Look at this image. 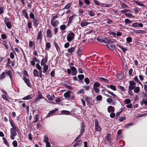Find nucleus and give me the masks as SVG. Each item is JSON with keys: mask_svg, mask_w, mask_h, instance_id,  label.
Masks as SVG:
<instances>
[{"mask_svg": "<svg viewBox=\"0 0 147 147\" xmlns=\"http://www.w3.org/2000/svg\"><path fill=\"white\" fill-rule=\"evenodd\" d=\"M61 113L62 114H66V115H69L70 113V112L68 111H66V110H62L61 111Z\"/></svg>", "mask_w": 147, "mask_h": 147, "instance_id": "34", "label": "nucleus"}, {"mask_svg": "<svg viewBox=\"0 0 147 147\" xmlns=\"http://www.w3.org/2000/svg\"><path fill=\"white\" fill-rule=\"evenodd\" d=\"M70 92L69 91H67L64 94V96L66 98H67L70 96Z\"/></svg>", "mask_w": 147, "mask_h": 147, "instance_id": "14", "label": "nucleus"}, {"mask_svg": "<svg viewBox=\"0 0 147 147\" xmlns=\"http://www.w3.org/2000/svg\"><path fill=\"white\" fill-rule=\"evenodd\" d=\"M49 138L47 135H45L44 136V139L43 141L45 143L49 142Z\"/></svg>", "mask_w": 147, "mask_h": 147, "instance_id": "25", "label": "nucleus"}, {"mask_svg": "<svg viewBox=\"0 0 147 147\" xmlns=\"http://www.w3.org/2000/svg\"><path fill=\"white\" fill-rule=\"evenodd\" d=\"M34 42L31 41H30L29 42V47L31 48L32 47L33 45H34Z\"/></svg>", "mask_w": 147, "mask_h": 147, "instance_id": "42", "label": "nucleus"}, {"mask_svg": "<svg viewBox=\"0 0 147 147\" xmlns=\"http://www.w3.org/2000/svg\"><path fill=\"white\" fill-rule=\"evenodd\" d=\"M22 14L24 15L26 18L27 19H28V14L26 13V11L25 10H23L22 11Z\"/></svg>", "mask_w": 147, "mask_h": 147, "instance_id": "29", "label": "nucleus"}, {"mask_svg": "<svg viewBox=\"0 0 147 147\" xmlns=\"http://www.w3.org/2000/svg\"><path fill=\"white\" fill-rule=\"evenodd\" d=\"M16 129L11 128L10 129L11 135L13 136H16L17 135L16 131H15Z\"/></svg>", "mask_w": 147, "mask_h": 147, "instance_id": "12", "label": "nucleus"}, {"mask_svg": "<svg viewBox=\"0 0 147 147\" xmlns=\"http://www.w3.org/2000/svg\"><path fill=\"white\" fill-rule=\"evenodd\" d=\"M115 111L114 107L111 106H110L108 107L107 108V111L109 113L111 112H113Z\"/></svg>", "mask_w": 147, "mask_h": 147, "instance_id": "9", "label": "nucleus"}, {"mask_svg": "<svg viewBox=\"0 0 147 147\" xmlns=\"http://www.w3.org/2000/svg\"><path fill=\"white\" fill-rule=\"evenodd\" d=\"M126 41L128 43H130L132 42V38L130 37H127L126 38Z\"/></svg>", "mask_w": 147, "mask_h": 147, "instance_id": "47", "label": "nucleus"}, {"mask_svg": "<svg viewBox=\"0 0 147 147\" xmlns=\"http://www.w3.org/2000/svg\"><path fill=\"white\" fill-rule=\"evenodd\" d=\"M71 4L70 3H67L64 7V8H63V9H69V8L71 6Z\"/></svg>", "mask_w": 147, "mask_h": 147, "instance_id": "35", "label": "nucleus"}, {"mask_svg": "<svg viewBox=\"0 0 147 147\" xmlns=\"http://www.w3.org/2000/svg\"><path fill=\"white\" fill-rule=\"evenodd\" d=\"M94 124H95V129L96 131H100L101 130V128L99 126L98 121L96 119L94 120Z\"/></svg>", "mask_w": 147, "mask_h": 147, "instance_id": "4", "label": "nucleus"}, {"mask_svg": "<svg viewBox=\"0 0 147 147\" xmlns=\"http://www.w3.org/2000/svg\"><path fill=\"white\" fill-rule=\"evenodd\" d=\"M51 24L53 27H56L59 24V22L58 20H51Z\"/></svg>", "mask_w": 147, "mask_h": 147, "instance_id": "7", "label": "nucleus"}, {"mask_svg": "<svg viewBox=\"0 0 147 147\" xmlns=\"http://www.w3.org/2000/svg\"><path fill=\"white\" fill-rule=\"evenodd\" d=\"M107 92L109 94L112 95L113 97H116V95L114 94L113 92H110V91H109V90H108L107 91Z\"/></svg>", "mask_w": 147, "mask_h": 147, "instance_id": "49", "label": "nucleus"}, {"mask_svg": "<svg viewBox=\"0 0 147 147\" xmlns=\"http://www.w3.org/2000/svg\"><path fill=\"white\" fill-rule=\"evenodd\" d=\"M58 111V109L57 108H55L54 110L51 111L47 114V117H49L51 114L54 113L55 112L57 111Z\"/></svg>", "mask_w": 147, "mask_h": 147, "instance_id": "11", "label": "nucleus"}, {"mask_svg": "<svg viewBox=\"0 0 147 147\" xmlns=\"http://www.w3.org/2000/svg\"><path fill=\"white\" fill-rule=\"evenodd\" d=\"M100 79L102 81H103L105 82H108V79L100 77Z\"/></svg>", "mask_w": 147, "mask_h": 147, "instance_id": "39", "label": "nucleus"}, {"mask_svg": "<svg viewBox=\"0 0 147 147\" xmlns=\"http://www.w3.org/2000/svg\"><path fill=\"white\" fill-rule=\"evenodd\" d=\"M97 40L100 42H102L105 43H113V41L111 40H108L107 38L101 36H99L97 39Z\"/></svg>", "mask_w": 147, "mask_h": 147, "instance_id": "1", "label": "nucleus"}, {"mask_svg": "<svg viewBox=\"0 0 147 147\" xmlns=\"http://www.w3.org/2000/svg\"><path fill=\"white\" fill-rule=\"evenodd\" d=\"M3 142L6 145H8V142L6 140L5 138L3 137Z\"/></svg>", "mask_w": 147, "mask_h": 147, "instance_id": "56", "label": "nucleus"}, {"mask_svg": "<svg viewBox=\"0 0 147 147\" xmlns=\"http://www.w3.org/2000/svg\"><path fill=\"white\" fill-rule=\"evenodd\" d=\"M70 69H71L72 73V74L73 75H75L76 74L77 71L76 68L73 66L70 67Z\"/></svg>", "mask_w": 147, "mask_h": 147, "instance_id": "8", "label": "nucleus"}, {"mask_svg": "<svg viewBox=\"0 0 147 147\" xmlns=\"http://www.w3.org/2000/svg\"><path fill=\"white\" fill-rule=\"evenodd\" d=\"M47 34L48 37L51 38L52 37V35L51 34V32L50 30H47Z\"/></svg>", "mask_w": 147, "mask_h": 147, "instance_id": "22", "label": "nucleus"}, {"mask_svg": "<svg viewBox=\"0 0 147 147\" xmlns=\"http://www.w3.org/2000/svg\"><path fill=\"white\" fill-rule=\"evenodd\" d=\"M132 26L134 27H137L138 26V23L137 22L132 23Z\"/></svg>", "mask_w": 147, "mask_h": 147, "instance_id": "50", "label": "nucleus"}, {"mask_svg": "<svg viewBox=\"0 0 147 147\" xmlns=\"http://www.w3.org/2000/svg\"><path fill=\"white\" fill-rule=\"evenodd\" d=\"M144 89L145 91L147 92V81L144 82Z\"/></svg>", "mask_w": 147, "mask_h": 147, "instance_id": "51", "label": "nucleus"}, {"mask_svg": "<svg viewBox=\"0 0 147 147\" xmlns=\"http://www.w3.org/2000/svg\"><path fill=\"white\" fill-rule=\"evenodd\" d=\"M6 75H8L10 77V79H11L12 78V74L11 73V71H8L6 72H5Z\"/></svg>", "mask_w": 147, "mask_h": 147, "instance_id": "38", "label": "nucleus"}, {"mask_svg": "<svg viewBox=\"0 0 147 147\" xmlns=\"http://www.w3.org/2000/svg\"><path fill=\"white\" fill-rule=\"evenodd\" d=\"M33 74L34 76H38V71L36 69H34L33 71Z\"/></svg>", "mask_w": 147, "mask_h": 147, "instance_id": "31", "label": "nucleus"}, {"mask_svg": "<svg viewBox=\"0 0 147 147\" xmlns=\"http://www.w3.org/2000/svg\"><path fill=\"white\" fill-rule=\"evenodd\" d=\"M125 117H119V121L120 122H122L125 119Z\"/></svg>", "mask_w": 147, "mask_h": 147, "instance_id": "48", "label": "nucleus"}, {"mask_svg": "<svg viewBox=\"0 0 147 147\" xmlns=\"http://www.w3.org/2000/svg\"><path fill=\"white\" fill-rule=\"evenodd\" d=\"M33 22L34 25L35 27H37L38 24V20L37 19H34Z\"/></svg>", "mask_w": 147, "mask_h": 147, "instance_id": "16", "label": "nucleus"}, {"mask_svg": "<svg viewBox=\"0 0 147 147\" xmlns=\"http://www.w3.org/2000/svg\"><path fill=\"white\" fill-rule=\"evenodd\" d=\"M33 97V96H31V95H28L27 96H26V97H24L23 99L24 100H28L32 98Z\"/></svg>", "mask_w": 147, "mask_h": 147, "instance_id": "24", "label": "nucleus"}, {"mask_svg": "<svg viewBox=\"0 0 147 147\" xmlns=\"http://www.w3.org/2000/svg\"><path fill=\"white\" fill-rule=\"evenodd\" d=\"M124 76V74L122 73H121L120 74H119L117 76V78L120 80L121 79L123 78Z\"/></svg>", "mask_w": 147, "mask_h": 147, "instance_id": "18", "label": "nucleus"}, {"mask_svg": "<svg viewBox=\"0 0 147 147\" xmlns=\"http://www.w3.org/2000/svg\"><path fill=\"white\" fill-rule=\"evenodd\" d=\"M134 89V92L136 93H138L140 91V88L138 87H135Z\"/></svg>", "mask_w": 147, "mask_h": 147, "instance_id": "33", "label": "nucleus"}, {"mask_svg": "<svg viewBox=\"0 0 147 147\" xmlns=\"http://www.w3.org/2000/svg\"><path fill=\"white\" fill-rule=\"evenodd\" d=\"M69 43L68 42H67L64 45V47L65 48H68L69 46Z\"/></svg>", "mask_w": 147, "mask_h": 147, "instance_id": "63", "label": "nucleus"}, {"mask_svg": "<svg viewBox=\"0 0 147 147\" xmlns=\"http://www.w3.org/2000/svg\"><path fill=\"white\" fill-rule=\"evenodd\" d=\"M121 130H119L117 132V138H121Z\"/></svg>", "mask_w": 147, "mask_h": 147, "instance_id": "27", "label": "nucleus"}, {"mask_svg": "<svg viewBox=\"0 0 147 147\" xmlns=\"http://www.w3.org/2000/svg\"><path fill=\"white\" fill-rule=\"evenodd\" d=\"M74 15H72L70 16L68 19V22L71 23L74 18Z\"/></svg>", "mask_w": 147, "mask_h": 147, "instance_id": "41", "label": "nucleus"}, {"mask_svg": "<svg viewBox=\"0 0 147 147\" xmlns=\"http://www.w3.org/2000/svg\"><path fill=\"white\" fill-rule=\"evenodd\" d=\"M144 104L145 105H147V99L146 100H143L142 101L141 105H143Z\"/></svg>", "mask_w": 147, "mask_h": 147, "instance_id": "45", "label": "nucleus"}, {"mask_svg": "<svg viewBox=\"0 0 147 147\" xmlns=\"http://www.w3.org/2000/svg\"><path fill=\"white\" fill-rule=\"evenodd\" d=\"M124 102L125 104H127L131 103V101L129 99H126L125 100Z\"/></svg>", "mask_w": 147, "mask_h": 147, "instance_id": "37", "label": "nucleus"}, {"mask_svg": "<svg viewBox=\"0 0 147 147\" xmlns=\"http://www.w3.org/2000/svg\"><path fill=\"white\" fill-rule=\"evenodd\" d=\"M42 39V32L40 30L38 33L37 34L36 40L41 41Z\"/></svg>", "mask_w": 147, "mask_h": 147, "instance_id": "5", "label": "nucleus"}, {"mask_svg": "<svg viewBox=\"0 0 147 147\" xmlns=\"http://www.w3.org/2000/svg\"><path fill=\"white\" fill-rule=\"evenodd\" d=\"M12 144L13 146L14 147H17V142L16 140H14L12 142Z\"/></svg>", "mask_w": 147, "mask_h": 147, "instance_id": "54", "label": "nucleus"}, {"mask_svg": "<svg viewBox=\"0 0 147 147\" xmlns=\"http://www.w3.org/2000/svg\"><path fill=\"white\" fill-rule=\"evenodd\" d=\"M75 50V47H71L68 49V52L70 53L74 52Z\"/></svg>", "mask_w": 147, "mask_h": 147, "instance_id": "15", "label": "nucleus"}, {"mask_svg": "<svg viewBox=\"0 0 147 147\" xmlns=\"http://www.w3.org/2000/svg\"><path fill=\"white\" fill-rule=\"evenodd\" d=\"M47 55L45 57L44 59H42L41 61V65H44L47 62Z\"/></svg>", "mask_w": 147, "mask_h": 147, "instance_id": "6", "label": "nucleus"}, {"mask_svg": "<svg viewBox=\"0 0 147 147\" xmlns=\"http://www.w3.org/2000/svg\"><path fill=\"white\" fill-rule=\"evenodd\" d=\"M106 139L109 142L111 139V135L109 134H107V136L106 137Z\"/></svg>", "mask_w": 147, "mask_h": 147, "instance_id": "36", "label": "nucleus"}, {"mask_svg": "<svg viewBox=\"0 0 147 147\" xmlns=\"http://www.w3.org/2000/svg\"><path fill=\"white\" fill-rule=\"evenodd\" d=\"M95 92L96 93H98L99 92V90L96 87H93Z\"/></svg>", "mask_w": 147, "mask_h": 147, "instance_id": "58", "label": "nucleus"}, {"mask_svg": "<svg viewBox=\"0 0 147 147\" xmlns=\"http://www.w3.org/2000/svg\"><path fill=\"white\" fill-rule=\"evenodd\" d=\"M78 77L80 80H82L84 78V76L83 75H79Z\"/></svg>", "mask_w": 147, "mask_h": 147, "instance_id": "64", "label": "nucleus"}, {"mask_svg": "<svg viewBox=\"0 0 147 147\" xmlns=\"http://www.w3.org/2000/svg\"><path fill=\"white\" fill-rule=\"evenodd\" d=\"M100 86V84L98 82H96L94 84L93 87H95L97 88L98 87H99Z\"/></svg>", "mask_w": 147, "mask_h": 147, "instance_id": "60", "label": "nucleus"}, {"mask_svg": "<svg viewBox=\"0 0 147 147\" xmlns=\"http://www.w3.org/2000/svg\"><path fill=\"white\" fill-rule=\"evenodd\" d=\"M38 98L39 99H42L43 98V97L41 93L40 92H38Z\"/></svg>", "mask_w": 147, "mask_h": 147, "instance_id": "46", "label": "nucleus"}, {"mask_svg": "<svg viewBox=\"0 0 147 147\" xmlns=\"http://www.w3.org/2000/svg\"><path fill=\"white\" fill-rule=\"evenodd\" d=\"M107 86L108 88H110L111 89L113 90H116V87L113 85H107Z\"/></svg>", "mask_w": 147, "mask_h": 147, "instance_id": "20", "label": "nucleus"}, {"mask_svg": "<svg viewBox=\"0 0 147 147\" xmlns=\"http://www.w3.org/2000/svg\"><path fill=\"white\" fill-rule=\"evenodd\" d=\"M121 12L123 13H125L126 12H131V10L129 9H125L121 11Z\"/></svg>", "mask_w": 147, "mask_h": 147, "instance_id": "40", "label": "nucleus"}, {"mask_svg": "<svg viewBox=\"0 0 147 147\" xmlns=\"http://www.w3.org/2000/svg\"><path fill=\"white\" fill-rule=\"evenodd\" d=\"M85 100L88 103H89L90 102V101L91 100V98H88V97H86L85 98Z\"/></svg>", "mask_w": 147, "mask_h": 147, "instance_id": "59", "label": "nucleus"}, {"mask_svg": "<svg viewBox=\"0 0 147 147\" xmlns=\"http://www.w3.org/2000/svg\"><path fill=\"white\" fill-rule=\"evenodd\" d=\"M46 48L47 49H48L49 48L51 47V46L50 43L48 42L46 43Z\"/></svg>", "mask_w": 147, "mask_h": 147, "instance_id": "61", "label": "nucleus"}, {"mask_svg": "<svg viewBox=\"0 0 147 147\" xmlns=\"http://www.w3.org/2000/svg\"><path fill=\"white\" fill-rule=\"evenodd\" d=\"M48 65H45L43 68V72L45 73L48 69Z\"/></svg>", "mask_w": 147, "mask_h": 147, "instance_id": "26", "label": "nucleus"}, {"mask_svg": "<svg viewBox=\"0 0 147 147\" xmlns=\"http://www.w3.org/2000/svg\"><path fill=\"white\" fill-rule=\"evenodd\" d=\"M6 73L5 72H3L0 75V79L1 80H2L6 76Z\"/></svg>", "mask_w": 147, "mask_h": 147, "instance_id": "19", "label": "nucleus"}, {"mask_svg": "<svg viewBox=\"0 0 147 147\" xmlns=\"http://www.w3.org/2000/svg\"><path fill=\"white\" fill-rule=\"evenodd\" d=\"M129 90H132L135 87L136 83L134 81H130L129 82Z\"/></svg>", "mask_w": 147, "mask_h": 147, "instance_id": "3", "label": "nucleus"}, {"mask_svg": "<svg viewBox=\"0 0 147 147\" xmlns=\"http://www.w3.org/2000/svg\"><path fill=\"white\" fill-rule=\"evenodd\" d=\"M134 11L135 13H138L139 12L138 8V7H135L134 9Z\"/></svg>", "mask_w": 147, "mask_h": 147, "instance_id": "52", "label": "nucleus"}, {"mask_svg": "<svg viewBox=\"0 0 147 147\" xmlns=\"http://www.w3.org/2000/svg\"><path fill=\"white\" fill-rule=\"evenodd\" d=\"M110 49L114 50L115 49V46L112 44H108L106 45Z\"/></svg>", "mask_w": 147, "mask_h": 147, "instance_id": "10", "label": "nucleus"}, {"mask_svg": "<svg viewBox=\"0 0 147 147\" xmlns=\"http://www.w3.org/2000/svg\"><path fill=\"white\" fill-rule=\"evenodd\" d=\"M90 24V22H82L81 23V26L82 27H84V26H86L88 24Z\"/></svg>", "mask_w": 147, "mask_h": 147, "instance_id": "30", "label": "nucleus"}, {"mask_svg": "<svg viewBox=\"0 0 147 147\" xmlns=\"http://www.w3.org/2000/svg\"><path fill=\"white\" fill-rule=\"evenodd\" d=\"M74 34L72 32H70L67 35V40L68 42H70L74 39Z\"/></svg>", "mask_w": 147, "mask_h": 147, "instance_id": "2", "label": "nucleus"}, {"mask_svg": "<svg viewBox=\"0 0 147 147\" xmlns=\"http://www.w3.org/2000/svg\"><path fill=\"white\" fill-rule=\"evenodd\" d=\"M118 87L119 89H120L123 91H125V89L122 86H118Z\"/></svg>", "mask_w": 147, "mask_h": 147, "instance_id": "62", "label": "nucleus"}, {"mask_svg": "<svg viewBox=\"0 0 147 147\" xmlns=\"http://www.w3.org/2000/svg\"><path fill=\"white\" fill-rule=\"evenodd\" d=\"M121 6L123 8H126L128 7V6L124 4L123 3H121Z\"/></svg>", "mask_w": 147, "mask_h": 147, "instance_id": "44", "label": "nucleus"}, {"mask_svg": "<svg viewBox=\"0 0 147 147\" xmlns=\"http://www.w3.org/2000/svg\"><path fill=\"white\" fill-rule=\"evenodd\" d=\"M5 24L6 25L7 27L9 28H10L11 27V23L9 22H7L5 21Z\"/></svg>", "mask_w": 147, "mask_h": 147, "instance_id": "32", "label": "nucleus"}, {"mask_svg": "<svg viewBox=\"0 0 147 147\" xmlns=\"http://www.w3.org/2000/svg\"><path fill=\"white\" fill-rule=\"evenodd\" d=\"M47 98L50 100H52L55 98L54 96H51L50 95H48L47 96Z\"/></svg>", "mask_w": 147, "mask_h": 147, "instance_id": "23", "label": "nucleus"}, {"mask_svg": "<svg viewBox=\"0 0 147 147\" xmlns=\"http://www.w3.org/2000/svg\"><path fill=\"white\" fill-rule=\"evenodd\" d=\"M134 30L135 31V32L137 34H144L145 32V31L143 30Z\"/></svg>", "mask_w": 147, "mask_h": 147, "instance_id": "17", "label": "nucleus"}, {"mask_svg": "<svg viewBox=\"0 0 147 147\" xmlns=\"http://www.w3.org/2000/svg\"><path fill=\"white\" fill-rule=\"evenodd\" d=\"M89 15L91 16H95L94 13L92 11H89L88 12Z\"/></svg>", "mask_w": 147, "mask_h": 147, "instance_id": "43", "label": "nucleus"}, {"mask_svg": "<svg viewBox=\"0 0 147 147\" xmlns=\"http://www.w3.org/2000/svg\"><path fill=\"white\" fill-rule=\"evenodd\" d=\"M23 80L28 86H30V84L29 82L30 81L28 79L24 77L23 78Z\"/></svg>", "mask_w": 147, "mask_h": 147, "instance_id": "13", "label": "nucleus"}, {"mask_svg": "<svg viewBox=\"0 0 147 147\" xmlns=\"http://www.w3.org/2000/svg\"><path fill=\"white\" fill-rule=\"evenodd\" d=\"M134 81H136L138 82H139V83L141 84V82H140L138 79V77H137V76H135L134 78Z\"/></svg>", "mask_w": 147, "mask_h": 147, "instance_id": "55", "label": "nucleus"}, {"mask_svg": "<svg viewBox=\"0 0 147 147\" xmlns=\"http://www.w3.org/2000/svg\"><path fill=\"white\" fill-rule=\"evenodd\" d=\"M10 123L12 127V129H16V127L15 125L14 124V123L11 120H9Z\"/></svg>", "mask_w": 147, "mask_h": 147, "instance_id": "21", "label": "nucleus"}, {"mask_svg": "<svg viewBox=\"0 0 147 147\" xmlns=\"http://www.w3.org/2000/svg\"><path fill=\"white\" fill-rule=\"evenodd\" d=\"M96 98L97 100L100 101L102 99V97L101 95H99L96 96Z\"/></svg>", "mask_w": 147, "mask_h": 147, "instance_id": "53", "label": "nucleus"}, {"mask_svg": "<svg viewBox=\"0 0 147 147\" xmlns=\"http://www.w3.org/2000/svg\"><path fill=\"white\" fill-rule=\"evenodd\" d=\"M125 22L126 24H130L131 23V21L128 19H125Z\"/></svg>", "mask_w": 147, "mask_h": 147, "instance_id": "28", "label": "nucleus"}, {"mask_svg": "<svg viewBox=\"0 0 147 147\" xmlns=\"http://www.w3.org/2000/svg\"><path fill=\"white\" fill-rule=\"evenodd\" d=\"M113 99L110 98H109L107 100V102L109 103H111L113 102Z\"/></svg>", "mask_w": 147, "mask_h": 147, "instance_id": "57", "label": "nucleus"}]
</instances>
